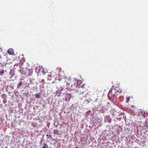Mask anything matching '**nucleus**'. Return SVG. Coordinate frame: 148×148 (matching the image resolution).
<instances>
[{
  "label": "nucleus",
  "mask_w": 148,
  "mask_h": 148,
  "mask_svg": "<svg viewBox=\"0 0 148 148\" xmlns=\"http://www.w3.org/2000/svg\"><path fill=\"white\" fill-rule=\"evenodd\" d=\"M119 92H120V93H121V92H122V91H121V90H119Z\"/></svg>",
  "instance_id": "obj_13"
},
{
  "label": "nucleus",
  "mask_w": 148,
  "mask_h": 148,
  "mask_svg": "<svg viewBox=\"0 0 148 148\" xmlns=\"http://www.w3.org/2000/svg\"><path fill=\"white\" fill-rule=\"evenodd\" d=\"M49 137H51V135H49Z\"/></svg>",
  "instance_id": "obj_16"
},
{
  "label": "nucleus",
  "mask_w": 148,
  "mask_h": 148,
  "mask_svg": "<svg viewBox=\"0 0 148 148\" xmlns=\"http://www.w3.org/2000/svg\"><path fill=\"white\" fill-rule=\"evenodd\" d=\"M85 85H82V86H81V88H82L83 89H84V90H83L82 91H80V92L82 93H83V92H84V91H85Z\"/></svg>",
  "instance_id": "obj_4"
},
{
  "label": "nucleus",
  "mask_w": 148,
  "mask_h": 148,
  "mask_svg": "<svg viewBox=\"0 0 148 148\" xmlns=\"http://www.w3.org/2000/svg\"><path fill=\"white\" fill-rule=\"evenodd\" d=\"M107 119H108V121H107L108 122H111V118H110V117L109 116H108L107 117Z\"/></svg>",
  "instance_id": "obj_11"
},
{
  "label": "nucleus",
  "mask_w": 148,
  "mask_h": 148,
  "mask_svg": "<svg viewBox=\"0 0 148 148\" xmlns=\"http://www.w3.org/2000/svg\"><path fill=\"white\" fill-rule=\"evenodd\" d=\"M7 53L9 55H13L14 54V50L12 48H10L8 50Z\"/></svg>",
  "instance_id": "obj_1"
},
{
  "label": "nucleus",
  "mask_w": 148,
  "mask_h": 148,
  "mask_svg": "<svg viewBox=\"0 0 148 148\" xmlns=\"http://www.w3.org/2000/svg\"><path fill=\"white\" fill-rule=\"evenodd\" d=\"M49 77H51V76H50V75H49Z\"/></svg>",
  "instance_id": "obj_17"
},
{
  "label": "nucleus",
  "mask_w": 148,
  "mask_h": 148,
  "mask_svg": "<svg viewBox=\"0 0 148 148\" xmlns=\"http://www.w3.org/2000/svg\"><path fill=\"white\" fill-rule=\"evenodd\" d=\"M5 148H8L7 147H5Z\"/></svg>",
  "instance_id": "obj_18"
},
{
  "label": "nucleus",
  "mask_w": 148,
  "mask_h": 148,
  "mask_svg": "<svg viewBox=\"0 0 148 148\" xmlns=\"http://www.w3.org/2000/svg\"><path fill=\"white\" fill-rule=\"evenodd\" d=\"M72 86H73V87H76L77 88L78 87V84L77 82H75L74 83L73 85H72Z\"/></svg>",
  "instance_id": "obj_7"
},
{
  "label": "nucleus",
  "mask_w": 148,
  "mask_h": 148,
  "mask_svg": "<svg viewBox=\"0 0 148 148\" xmlns=\"http://www.w3.org/2000/svg\"><path fill=\"white\" fill-rule=\"evenodd\" d=\"M35 96L37 98H39L40 97V95L39 94H36Z\"/></svg>",
  "instance_id": "obj_6"
},
{
  "label": "nucleus",
  "mask_w": 148,
  "mask_h": 148,
  "mask_svg": "<svg viewBox=\"0 0 148 148\" xmlns=\"http://www.w3.org/2000/svg\"><path fill=\"white\" fill-rule=\"evenodd\" d=\"M4 73V71L3 70H0V75H2Z\"/></svg>",
  "instance_id": "obj_9"
},
{
  "label": "nucleus",
  "mask_w": 148,
  "mask_h": 148,
  "mask_svg": "<svg viewBox=\"0 0 148 148\" xmlns=\"http://www.w3.org/2000/svg\"><path fill=\"white\" fill-rule=\"evenodd\" d=\"M30 70V69H28V70Z\"/></svg>",
  "instance_id": "obj_19"
},
{
  "label": "nucleus",
  "mask_w": 148,
  "mask_h": 148,
  "mask_svg": "<svg viewBox=\"0 0 148 148\" xmlns=\"http://www.w3.org/2000/svg\"><path fill=\"white\" fill-rule=\"evenodd\" d=\"M143 112L140 111V112H139L138 114L139 115H142L143 114Z\"/></svg>",
  "instance_id": "obj_12"
},
{
  "label": "nucleus",
  "mask_w": 148,
  "mask_h": 148,
  "mask_svg": "<svg viewBox=\"0 0 148 148\" xmlns=\"http://www.w3.org/2000/svg\"><path fill=\"white\" fill-rule=\"evenodd\" d=\"M43 145V146L42 148H48V145L47 144L44 143Z\"/></svg>",
  "instance_id": "obj_5"
},
{
  "label": "nucleus",
  "mask_w": 148,
  "mask_h": 148,
  "mask_svg": "<svg viewBox=\"0 0 148 148\" xmlns=\"http://www.w3.org/2000/svg\"><path fill=\"white\" fill-rule=\"evenodd\" d=\"M22 85H23L22 83L21 82H20L18 85L17 88H21L22 87L21 86Z\"/></svg>",
  "instance_id": "obj_3"
},
{
  "label": "nucleus",
  "mask_w": 148,
  "mask_h": 148,
  "mask_svg": "<svg viewBox=\"0 0 148 148\" xmlns=\"http://www.w3.org/2000/svg\"><path fill=\"white\" fill-rule=\"evenodd\" d=\"M53 133L54 134H57V135H59V131L57 129L54 130H53Z\"/></svg>",
  "instance_id": "obj_2"
},
{
  "label": "nucleus",
  "mask_w": 148,
  "mask_h": 148,
  "mask_svg": "<svg viewBox=\"0 0 148 148\" xmlns=\"http://www.w3.org/2000/svg\"><path fill=\"white\" fill-rule=\"evenodd\" d=\"M75 148H78V147H75Z\"/></svg>",
  "instance_id": "obj_15"
},
{
  "label": "nucleus",
  "mask_w": 148,
  "mask_h": 148,
  "mask_svg": "<svg viewBox=\"0 0 148 148\" xmlns=\"http://www.w3.org/2000/svg\"><path fill=\"white\" fill-rule=\"evenodd\" d=\"M49 136V135H48V134H46V136H47V137H48Z\"/></svg>",
  "instance_id": "obj_14"
},
{
  "label": "nucleus",
  "mask_w": 148,
  "mask_h": 148,
  "mask_svg": "<svg viewBox=\"0 0 148 148\" xmlns=\"http://www.w3.org/2000/svg\"><path fill=\"white\" fill-rule=\"evenodd\" d=\"M39 82L40 83H42V85L44 84L45 83L44 80L43 79H42Z\"/></svg>",
  "instance_id": "obj_10"
},
{
  "label": "nucleus",
  "mask_w": 148,
  "mask_h": 148,
  "mask_svg": "<svg viewBox=\"0 0 148 148\" xmlns=\"http://www.w3.org/2000/svg\"><path fill=\"white\" fill-rule=\"evenodd\" d=\"M130 97H126V103H128L129 100H130Z\"/></svg>",
  "instance_id": "obj_8"
}]
</instances>
